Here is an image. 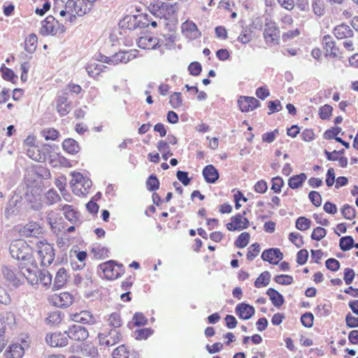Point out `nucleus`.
I'll list each match as a JSON object with an SVG mask.
<instances>
[{"label": "nucleus", "instance_id": "bb28decb", "mask_svg": "<svg viewBox=\"0 0 358 358\" xmlns=\"http://www.w3.org/2000/svg\"><path fill=\"white\" fill-rule=\"evenodd\" d=\"M203 176L208 183H214L219 178L218 171L213 165H207L204 167Z\"/></svg>", "mask_w": 358, "mask_h": 358}, {"label": "nucleus", "instance_id": "c85d7f7f", "mask_svg": "<svg viewBox=\"0 0 358 358\" xmlns=\"http://www.w3.org/2000/svg\"><path fill=\"white\" fill-rule=\"evenodd\" d=\"M24 353V348L19 344H13L6 350L4 355L6 358H21Z\"/></svg>", "mask_w": 358, "mask_h": 358}, {"label": "nucleus", "instance_id": "f8f14e48", "mask_svg": "<svg viewBox=\"0 0 358 358\" xmlns=\"http://www.w3.org/2000/svg\"><path fill=\"white\" fill-rule=\"evenodd\" d=\"M69 338L75 341H83L89 337L88 330L79 324H73L65 331Z\"/></svg>", "mask_w": 358, "mask_h": 358}, {"label": "nucleus", "instance_id": "6e6552de", "mask_svg": "<svg viewBox=\"0 0 358 358\" xmlns=\"http://www.w3.org/2000/svg\"><path fill=\"white\" fill-rule=\"evenodd\" d=\"M108 279H116L124 273L122 264H118L113 260H110L99 265Z\"/></svg>", "mask_w": 358, "mask_h": 358}, {"label": "nucleus", "instance_id": "f257e3e1", "mask_svg": "<svg viewBox=\"0 0 358 358\" xmlns=\"http://www.w3.org/2000/svg\"><path fill=\"white\" fill-rule=\"evenodd\" d=\"M9 251L13 258L22 262L20 265H29L34 262L32 249L22 239L12 241Z\"/></svg>", "mask_w": 358, "mask_h": 358}, {"label": "nucleus", "instance_id": "f03ea898", "mask_svg": "<svg viewBox=\"0 0 358 358\" xmlns=\"http://www.w3.org/2000/svg\"><path fill=\"white\" fill-rule=\"evenodd\" d=\"M29 204L20 194H13L6 203L4 214L6 218L24 217L27 215Z\"/></svg>", "mask_w": 358, "mask_h": 358}, {"label": "nucleus", "instance_id": "a211bd4d", "mask_svg": "<svg viewBox=\"0 0 358 358\" xmlns=\"http://www.w3.org/2000/svg\"><path fill=\"white\" fill-rule=\"evenodd\" d=\"M238 103L243 112L253 110L260 106L259 100L250 96L241 97L238 101Z\"/></svg>", "mask_w": 358, "mask_h": 358}, {"label": "nucleus", "instance_id": "37998d69", "mask_svg": "<svg viewBox=\"0 0 358 358\" xmlns=\"http://www.w3.org/2000/svg\"><path fill=\"white\" fill-rule=\"evenodd\" d=\"M113 355L114 358H129V351L124 345H122L113 351Z\"/></svg>", "mask_w": 358, "mask_h": 358}, {"label": "nucleus", "instance_id": "c03bdc74", "mask_svg": "<svg viewBox=\"0 0 358 358\" xmlns=\"http://www.w3.org/2000/svg\"><path fill=\"white\" fill-rule=\"evenodd\" d=\"M343 216L348 220H352L356 216L355 209L348 204H345L341 208Z\"/></svg>", "mask_w": 358, "mask_h": 358}, {"label": "nucleus", "instance_id": "ddd939ff", "mask_svg": "<svg viewBox=\"0 0 358 358\" xmlns=\"http://www.w3.org/2000/svg\"><path fill=\"white\" fill-rule=\"evenodd\" d=\"M245 211L243 214L238 213L231 217V222L227 224V229L229 231H241L247 229L249 227V220L244 217Z\"/></svg>", "mask_w": 358, "mask_h": 358}, {"label": "nucleus", "instance_id": "58836bf2", "mask_svg": "<svg viewBox=\"0 0 358 358\" xmlns=\"http://www.w3.org/2000/svg\"><path fill=\"white\" fill-rule=\"evenodd\" d=\"M271 274L268 271L262 273L255 282V286L257 288L265 287L269 284Z\"/></svg>", "mask_w": 358, "mask_h": 358}, {"label": "nucleus", "instance_id": "dca6fc26", "mask_svg": "<svg viewBox=\"0 0 358 358\" xmlns=\"http://www.w3.org/2000/svg\"><path fill=\"white\" fill-rule=\"evenodd\" d=\"M73 301V296L69 292H62L59 294H54L51 297L52 303L61 308L70 306Z\"/></svg>", "mask_w": 358, "mask_h": 358}, {"label": "nucleus", "instance_id": "a18cd8bd", "mask_svg": "<svg viewBox=\"0 0 358 358\" xmlns=\"http://www.w3.org/2000/svg\"><path fill=\"white\" fill-rule=\"evenodd\" d=\"M146 187L148 191L152 192L157 190L159 187V181L157 178L151 175L146 181Z\"/></svg>", "mask_w": 358, "mask_h": 358}, {"label": "nucleus", "instance_id": "864d4df0", "mask_svg": "<svg viewBox=\"0 0 358 358\" xmlns=\"http://www.w3.org/2000/svg\"><path fill=\"white\" fill-rule=\"evenodd\" d=\"M152 331L150 329H140L134 331V336L136 339L143 340L146 339L148 336H150L152 334Z\"/></svg>", "mask_w": 358, "mask_h": 358}, {"label": "nucleus", "instance_id": "052dcab7", "mask_svg": "<svg viewBox=\"0 0 358 358\" xmlns=\"http://www.w3.org/2000/svg\"><path fill=\"white\" fill-rule=\"evenodd\" d=\"M250 249L247 254V259L248 260L254 259L260 251V245L259 243H255L250 246Z\"/></svg>", "mask_w": 358, "mask_h": 358}, {"label": "nucleus", "instance_id": "e433bc0d", "mask_svg": "<svg viewBox=\"0 0 358 358\" xmlns=\"http://www.w3.org/2000/svg\"><path fill=\"white\" fill-rule=\"evenodd\" d=\"M106 67L104 65L90 63L87 66L86 71L90 76L96 78L103 71V69Z\"/></svg>", "mask_w": 358, "mask_h": 358}, {"label": "nucleus", "instance_id": "5fc2aeb1", "mask_svg": "<svg viewBox=\"0 0 358 358\" xmlns=\"http://www.w3.org/2000/svg\"><path fill=\"white\" fill-rule=\"evenodd\" d=\"M312 8L314 13L317 16H322L324 14V8L322 1L320 0H315L312 4Z\"/></svg>", "mask_w": 358, "mask_h": 358}, {"label": "nucleus", "instance_id": "bf43d9fd", "mask_svg": "<svg viewBox=\"0 0 358 358\" xmlns=\"http://www.w3.org/2000/svg\"><path fill=\"white\" fill-rule=\"evenodd\" d=\"M46 199L50 205L55 203L60 200V196L54 189H50L46 193Z\"/></svg>", "mask_w": 358, "mask_h": 358}, {"label": "nucleus", "instance_id": "3c124183", "mask_svg": "<svg viewBox=\"0 0 358 358\" xmlns=\"http://www.w3.org/2000/svg\"><path fill=\"white\" fill-rule=\"evenodd\" d=\"M169 102L173 108H177L181 106L182 104L181 93L180 92H174L173 94H171L170 96Z\"/></svg>", "mask_w": 358, "mask_h": 358}, {"label": "nucleus", "instance_id": "4d7b16f0", "mask_svg": "<svg viewBox=\"0 0 358 358\" xmlns=\"http://www.w3.org/2000/svg\"><path fill=\"white\" fill-rule=\"evenodd\" d=\"M275 281L280 285H289L292 283L293 278L288 275H278L275 277Z\"/></svg>", "mask_w": 358, "mask_h": 358}, {"label": "nucleus", "instance_id": "7c9ffc66", "mask_svg": "<svg viewBox=\"0 0 358 358\" xmlns=\"http://www.w3.org/2000/svg\"><path fill=\"white\" fill-rule=\"evenodd\" d=\"M64 211V215L71 223H76L78 220V213L70 205H64L61 208Z\"/></svg>", "mask_w": 358, "mask_h": 358}, {"label": "nucleus", "instance_id": "39448f33", "mask_svg": "<svg viewBox=\"0 0 358 358\" xmlns=\"http://www.w3.org/2000/svg\"><path fill=\"white\" fill-rule=\"evenodd\" d=\"M38 255L43 266L50 265L55 259V250L52 245L44 241L37 243Z\"/></svg>", "mask_w": 358, "mask_h": 358}, {"label": "nucleus", "instance_id": "e2e57ef3", "mask_svg": "<svg viewBox=\"0 0 358 358\" xmlns=\"http://www.w3.org/2000/svg\"><path fill=\"white\" fill-rule=\"evenodd\" d=\"M308 197L314 206L317 207L321 206L322 196L317 192L311 191L308 194Z\"/></svg>", "mask_w": 358, "mask_h": 358}, {"label": "nucleus", "instance_id": "1a4fd4ad", "mask_svg": "<svg viewBox=\"0 0 358 358\" xmlns=\"http://www.w3.org/2000/svg\"><path fill=\"white\" fill-rule=\"evenodd\" d=\"M19 268L23 276V282H24V279H26L27 282L31 285L38 283L40 270L38 268L35 262L29 265H20Z\"/></svg>", "mask_w": 358, "mask_h": 358}, {"label": "nucleus", "instance_id": "72a5a7b5", "mask_svg": "<svg viewBox=\"0 0 358 358\" xmlns=\"http://www.w3.org/2000/svg\"><path fill=\"white\" fill-rule=\"evenodd\" d=\"M306 178V175L303 173L294 176L289 179L288 185L292 189H297L302 186Z\"/></svg>", "mask_w": 358, "mask_h": 358}, {"label": "nucleus", "instance_id": "cd10ccee", "mask_svg": "<svg viewBox=\"0 0 358 358\" xmlns=\"http://www.w3.org/2000/svg\"><path fill=\"white\" fill-rule=\"evenodd\" d=\"M68 275L66 270L64 268H59L54 280L53 289H59L62 288L66 283Z\"/></svg>", "mask_w": 358, "mask_h": 358}, {"label": "nucleus", "instance_id": "de8ad7c7", "mask_svg": "<svg viewBox=\"0 0 358 358\" xmlns=\"http://www.w3.org/2000/svg\"><path fill=\"white\" fill-rule=\"evenodd\" d=\"M41 134L42 136L44 137L46 141H55L57 138L59 132L53 128H48L43 129L41 131Z\"/></svg>", "mask_w": 358, "mask_h": 358}, {"label": "nucleus", "instance_id": "6e6d98bb", "mask_svg": "<svg viewBox=\"0 0 358 358\" xmlns=\"http://www.w3.org/2000/svg\"><path fill=\"white\" fill-rule=\"evenodd\" d=\"M326 234H327L326 229L324 228L318 227H316L313 230V231L311 234V238L313 240H315V241H320L324 237H325Z\"/></svg>", "mask_w": 358, "mask_h": 358}, {"label": "nucleus", "instance_id": "c9c22d12", "mask_svg": "<svg viewBox=\"0 0 358 358\" xmlns=\"http://www.w3.org/2000/svg\"><path fill=\"white\" fill-rule=\"evenodd\" d=\"M81 352L83 355L88 356L92 358L97 357L99 355L97 348L90 343H83L81 347Z\"/></svg>", "mask_w": 358, "mask_h": 358}, {"label": "nucleus", "instance_id": "2eb2a0df", "mask_svg": "<svg viewBox=\"0 0 358 358\" xmlns=\"http://www.w3.org/2000/svg\"><path fill=\"white\" fill-rule=\"evenodd\" d=\"M45 341L51 347L62 348L67 345L68 336L65 332H55L47 334Z\"/></svg>", "mask_w": 358, "mask_h": 358}, {"label": "nucleus", "instance_id": "4be33fe9", "mask_svg": "<svg viewBox=\"0 0 358 358\" xmlns=\"http://www.w3.org/2000/svg\"><path fill=\"white\" fill-rule=\"evenodd\" d=\"M322 44L327 55L333 58L338 57V48L336 47L335 41L330 35H325L323 37Z\"/></svg>", "mask_w": 358, "mask_h": 358}, {"label": "nucleus", "instance_id": "774afa93", "mask_svg": "<svg viewBox=\"0 0 358 358\" xmlns=\"http://www.w3.org/2000/svg\"><path fill=\"white\" fill-rule=\"evenodd\" d=\"M333 108L329 105H324L320 109V117L322 120L329 118L332 113Z\"/></svg>", "mask_w": 358, "mask_h": 358}, {"label": "nucleus", "instance_id": "473e14b6", "mask_svg": "<svg viewBox=\"0 0 358 358\" xmlns=\"http://www.w3.org/2000/svg\"><path fill=\"white\" fill-rule=\"evenodd\" d=\"M64 150L70 154H76L79 152L80 147L76 141L73 138L65 139L62 143Z\"/></svg>", "mask_w": 358, "mask_h": 358}, {"label": "nucleus", "instance_id": "9b49d317", "mask_svg": "<svg viewBox=\"0 0 358 358\" xmlns=\"http://www.w3.org/2000/svg\"><path fill=\"white\" fill-rule=\"evenodd\" d=\"M98 338L101 345L110 347L121 341L122 334L119 330L112 329L108 333H99Z\"/></svg>", "mask_w": 358, "mask_h": 358}, {"label": "nucleus", "instance_id": "4c0bfd02", "mask_svg": "<svg viewBox=\"0 0 358 358\" xmlns=\"http://www.w3.org/2000/svg\"><path fill=\"white\" fill-rule=\"evenodd\" d=\"M354 239L350 236H343L340 239L339 246L343 251H348L355 247Z\"/></svg>", "mask_w": 358, "mask_h": 358}, {"label": "nucleus", "instance_id": "8fccbe9b", "mask_svg": "<svg viewBox=\"0 0 358 358\" xmlns=\"http://www.w3.org/2000/svg\"><path fill=\"white\" fill-rule=\"evenodd\" d=\"M108 322L110 326L117 329V328L122 325V320L120 314L117 313H112L108 318Z\"/></svg>", "mask_w": 358, "mask_h": 358}, {"label": "nucleus", "instance_id": "7ed1b4c3", "mask_svg": "<svg viewBox=\"0 0 358 358\" xmlns=\"http://www.w3.org/2000/svg\"><path fill=\"white\" fill-rule=\"evenodd\" d=\"M148 8L150 14L156 20H159V23L162 20L169 19L176 12L173 5L165 2H157L150 4Z\"/></svg>", "mask_w": 358, "mask_h": 358}, {"label": "nucleus", "instance_id": "9d476101", "mask_svg": "<svg viewBox=\"0 0 358 358\" xmlns=\"http://www.w3.org/2000/svg\"><path fill=\"white\" fill-rule=\"evenodd\" d=\"M1 273L4 279L12 286L18 287L23 284V276L20 270L17 271L15 268L3 266Z\"/></svg>", "mask_w": 358, "mask_h": 358}, {"label": "nucleus", "instance_id": "2f4dec72", "mask_svg": "<svg viewBox=\"0 0 358 358\" xmlns=\"http://www.w3.org/2000/svg\"><path fill=\"white\" fill-rule=\"evenodd\" d=\"M76 14L79 16H83L89 13L93 6L92 4H90L85 0H76Z\"/></svg>", "mask_w": 358, "mask_h": 358}, {"label": "nucleus", "instance_id": "ea45409f", "mask_svg": "<svg viewBox=\"0 0 358 358\" xmlns=\"http://www.w3.org/2000/svg\"><path fill=\"white\" fill-rule=\"evenodd\" d=\"M250 236L248 232L241 233L236 240L234 244L238 248H245L249 243Z\"/></svg>", "mask_w": 358, "mask_h": 358}, {"label": "nucleus", "instance_id": "f704fd0d", "mask_svg": "<svg viewBox=\"0 0 358 358\" xmlns=\"http://www.w3.org/2000/svg\"><path fill=\"white\" fill-rule=\"evenodd\" d=\"M37 36L34 34L29 35L24 41V49L29 53H33L36 49Z\"/></svg>", "mask_w": 358, "mask_h": 358}, {"label": "nucleus", "instance_id": "603ef678", "mask_svg": "<svg viewBox=\"0 0 358 358\" xmlns=\"http://www.w3.org/2000/svg\"><path fill=\"white\" fill-rule=\"evenodd\" d=\"M314 316L311 313H306L301 317V322L305 327H312L313 325Z\"/></svg>", "mask_w": 358, "mask_h": 358}, {"label": "nucleus", "instance_id": "79ce46f5", "mask_svg": "<svg viewBox=\"0 0 358 358\" xmlns=\"http://www.w3.org/2000/svg\"><path fill=\"white\" fill-rule=\"evenodd\" d=\"M27 155L31 159L39 162L41 159V152L37 146L25 148Z\"/></svg>", "mask_w": 358, "mask_h": 358}, {"label": "nucleus", "instance_id": "680f3d73", "mask_svg": "<svg viewBox=\"0 0 358 358\" xmlns=\"http://www.w3.org/2000/svg\"><path fill=\"white\" fill-rule=\"evenodd\" d=\"M201 65L197 62H192L188 66L189 73L194 76H199L201 71Z\"/></svg>", "mask_w": 358, "mask_h": 358}, {"label": "nucleus", "instance_id": "69168bd1", "mask_svg": "<svg viewBox=\"0 0 358 358\" xmlns=\"http://www.w3.org/2000/svg\"><path fill=\"white\" fill-rule=\"evenodd\" d=\"M289 240L297 248H300L303 245L302 236L300 234L294 232L290 233L289 235Z\"/></svg>", "mask_w": 358, "mask_h": 358}, {"label": "nucleus", "instance_id": "4468645a", "mask_svg": "<svg viewBox=\"0 0 358 358\" xmlns=\"http://www.w3.org/2000/svg\"><path fill=\"white\" fill-rule=\"evenodd\" d=\"M264 37L266 43H278L280 31L274 22H267L265 24Z\"/></svg>", "mask_w": 358, "mask_h": 358}, {"label": "nucleus", "instance_id": "0e129e2a", "mask_svg": "<svg viewBox=\"0 0 358 358\" xmlns=\"http://www.w3.org/2000/svg\"><path fill=\"white\" fill-rule=\"evenodd\" d=\"M133 321L136 326H143L147 324L148 320L141 313H136L133 316Z\"/></svg>", "mask_w": 358, "mask_h": 358}, {"label": "nucleus", "instance_id": "a878e982", "mask_svg": "<svg viewBox=\"0 0 358 358\" xmlns=\"http://www.w3.org/2000/svg\"><path fill=\"white\" fill-rule=\"evenodd\" d=\"M334 36L338 39L349 38L353 36L354 32L350 26L345 24L337 25L334 29Z\"/></svg>", "mask_w": 358, "mask_h": 358}, {"label": "nucleus", "instance_id": "338daca9", "mask_svg": "<svg viewBox=\"0 0 358 358\" xmlns=\"http://www.w3.org/2000/svg\"><path fill=\"white\" fill-rule=\"evenodd\" d=\"M308 258V252L306 249H302L299 250L296 255V262L299 264L303 265L305 264Z\"/></svg>", "mask_w": 358, "mask_h": 358}, {"label": "nucleus", "instance_id": "6ab92c4d", "mask_svg": "<svg viewBox=\"0 0 358 358\" xmlns=\"http://www.w3.org/2000/svg\"><path fill=\"white\" fill-rule=\"evenodd\" d=\"M182 33L190 39L197 38L201 33L199 31L196 25L192 21H186L181 25Z\"/></svg>", "mask_w": 358, "mask_h": 358}, {"label": "nucleus", "instance_id": "0eeeda50", "mask_svg": "<svg viewBox=\"0 0 358 358\" xmlns=\"http://www.w3.org/2000/svg\"><path fill=\"white\" fill-rule=\"evenodd\" d=\"M142 20H138L136 16H127L124 19V21L127 20L128 28L129 29H136V27H148L150 24L154 28L157 27V22L156 20H153L152 15L145 14L141 16Z\"/></svg>", "mask_w": 358, "mask_h": 358}, {"label": "nucleus", "instance_id": "f3484780", "mask_svg": "<svg viewBox=\"0 0 358 358\" xmlns=\"http://www.w3.org/2000/svg\"><path fill=\"white\" fill-rule=\"evenodd\" d=\"M137 44L138 48L144 50H154L160 46L159 39L150 35H145L138 38Z\"/></svg>", "mask_w": 358, "mask_h": 358}, {"label": "nucleus", "instance_id": "c756f323", "mask_svg": "<svg viewBox=\"0 0 358 358\" xmlns=\"http://www.w3.org/2000/svg\"><path fill=\"white\" fill-rule=\"evenodd\" d=\"M266 294L269 296L273 305L275 307L278 308L281 306L285 302L283 296L273 288H269L266 291Z\"/></svg>", "mask_w": 358, "mask_h": 358}, {"label": "nucleus", "instance_id": "423d86ee", "mask_svg": "<svg viewBox=\"0 0 358 358\" xmlns=\"http://www.w3.org/2000/svg\"><path fill=\"white\" fill-rule=\"evenodd\" d=\"M59 29L60 33H64L65 31L64 25H59L58 21L53 16L49 15L42 22L40 34L43 36H54L58 32Z\"/></svg>", "mask_w": 358, "mask_h": 358}, {"label": "nucleus", "instance_id": "49530a36", "mask_svg": "<svg viewBox=\"0 0 358 358\" xmlns=\"http://www.w3.org/2000/svg\"><path fill=\"white\" fill-rule=\"evenodd\" d=\"M311 221L305 217H299L296 221V227L301 231H305L310 228Z\"/></svg>", "mask_w": 358, "mask_h": 358}, {"label": "nucleus", "instance_id": "b1692460", "mask_svg": "<svg viewBox=\"0 0 358 358\" xmlns=\"http://www.w3.org/2000/svg\"><path fill=\"white\" fill-rule=\"evenodd\" d=\"M71 319L74 322L83 324H93L96 322L95 317L87 310H83L78 313L73 314Z\"/></svg>", "mask_w": 358, "mask_h": 358}, {"label": "nucleus", "instance_id": "13d9d810", "mask_svg": "<svg viewBox=\"0 0 358 358\" xmlns=\"http://www.w3.org/2000/svg\"><path fill=\"white\" fill-rule=\"evenodd\" d=\"M283 185L284 181L282 178L279 176L275 177L272 179L271 189H273L275 193H280L281 192V187Z\"/></svg>", "mask_w": 358, "mask_h": 358}, {"label": "nucleus", "instance_id": "20e7f679", "mask_svg": "<svg viewBox=\"0 0 358 358\" xmlns=\"http://www.w3.org/2000/svg\"><path fill=\"white\" fill-rule=\"evenodd\" d=\"M73 192L78 196L85 195L92 186V181L83 177L80 173H72V179L70 182Z\"/></svg>", "mask_w": 358, "mask_h": 358}, {"label": "nucleus", "instance_id": "412c9836", "mask_svg": "<svg viewBox=\"0 0 358 358\" xmlns=\"http://www.w3.org/2000/svg\"><path fill=\"white\" fill-rule=\"evenodd\" d=\"M235 311L238 317L243 320H249L253 316L255 312L253 306L245 303L238 304Z\"/></svg>", "mask_w": 358, "mask_h": 358}, {"label": "nucleus", "instance_id": "aec40b11", "mask_svg": "<svg viewBox=\"0 0 358 358\" xmlns=\"http://www.w3.org/2000/svg\"><path fill=\"white\" fill-rule=\"evenodd\" d=\"M262 258L264 261L268 262L270 264H278V261H274V259L281 260L283 258V254L278 248H270L262 252Z\"/></svg>", "mask_w": 358, "mask_h": 358}, {"label": "nucleus", "instance_id": "393cba45", "mask_svg": "<svg viewBox=\"0 0 358 358\" xmlns=\"http://www.w3.org/2000/svg\"><path fill=\"white\" fill-rule=\"evenodd\" d=\"M135 57L136 55L132 50L120 51L112 56V59H113V65H116L120 63L127 64Z\"/></svg>", "mask_w": 358, "mask_h": 358}, {"label": "nucleus", "instance_id": "5701e85b", "mask_svg": "<svg viewBox=\"0 0 358 358\" xmlns=\"http://www.w3.org/2000/svg\"><path fill=\"white\" fill-rule=\"evenodd\" d=\"M20 232L25 237H37L41 233V228L36 222H31L24 225Z\"/></svg>", "mask_w": 358, "mask_h": 358}, {"label": "nucleus", "instance_id": "09e8293b", "mask_svg": "<svg viewBox=\"0 0 358 358\" xmlns=\"http://www.w3.org/2000/svg\"><path fill=\"white\" fill-rule=\"evenodd\" d=\"M0 71L2 73V77L3 79L13 83V80L16 77L13 71L6 67L5 64H2L0 69Z\"/></svg>", "mask_w": 358, "mask_h": 358}, {"label": "nucleus", "instance_id": "a19ab883", "mask_svg": "<svg viewBox=\"0 0 358 358\" xmlns=\"http://www.w3.org/2000/svg\"><path fill=\"white\" fill-rule=\"evenodd\" d=\"M38 282H41L45 287L50 285L52 283V275L46 270L40 271L38 274Z\"/></svg>", "mask_w": 358, "mask_h": 358}]
</instances>
